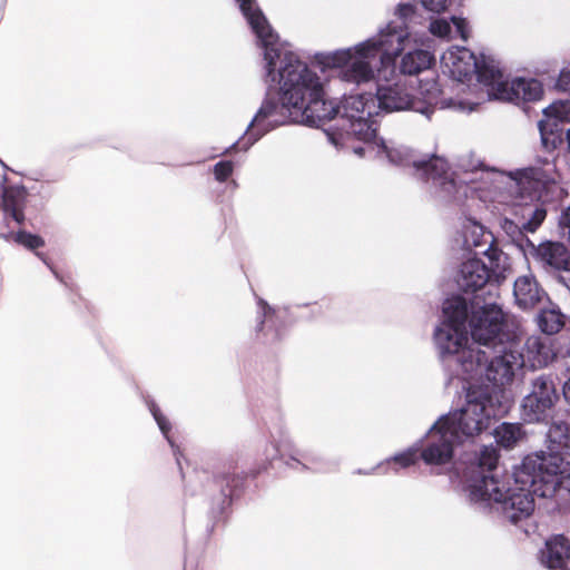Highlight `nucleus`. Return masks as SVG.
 <instances>
[{
	"label": "nucleus",
	"instance_id": "2eb2a0df",
	"mask_svg": "<svg viewBox=\"0 0 570 570\" xmlns=\"http://www.w3.org/2000/svg\"><path fill=\"white\" fill-rule=\"evenodd\" d=\"M459 444L461 443L436 420L424 436L420 458L432 471L440 473V468L451 464L454 448Z\"/></svg>",
	"mask_w": 570,
	"mask_h": 570
},
{
	"label": "nucleus",
	"instance_id": "c9c22d12",
	"mask_svg": "<svg viewBox=\"0 0 570 570\" xmlns=\"http://www.w3.org/2000/svg\"><path fill=\"white\" fill-rule=\"evenodd\" d=\"M559 227L563 237H567L570 243V205L562 210L559 218Z\"/></svg>",
	"mask_w": 570,
	"mask_h": 570
},
{
	"label": "nucleus",
	"instance_id": "e433bc0d",
	"mask_svg": "<svg viewBox=\"0 0 570 570\" xmlns=\"http://www.w3.org/2000/svg\"><path fill=\"white\" fill-rule=\"evenodd\" d=\"M422 4L426 10L440 13L448 8L449 0H422Z\"/></svg>",
	"mask_w": 570,
	"mask_h": 570
},
{
	"label": "nucleus",
	"instance_id": "473e14b6",
	"mask_svg": "<svg viewBox=\"0 0 570 570\" xmlns=\"http://www.w3.org/2000/svg\"><path fill=\"white\" fill-rule=\"evenodd\" d=\"M234 164L230 160H220L214 166L215 179L219 183H224L233 174Z\"/></svg>",
	"mask_w": 570,
	"mask_h": 570
},
{
	"label": "nucleus",
	"instance_id": "9b49d317",
	"mask_svg": "<svg viewBox=\"0 0 570 570\" xmlns=\"http://www.w3.org/2000/svg\"><path fill=\"white\" fill-rule=\"evenodd\" d=\"M470 308L471 314L468 318L475 347L485 348L517 337V334L509 330L504 313L497 303H484L480 306L475 296L469 305Z\"/></svg>",
	"mask_w": 570,
	"mask_h": 570
},
{
	"label": "nucleus",
	"instance_id": "7c9ffc66",
	"mask_svg": "<svg viewBox=\"0 0 570 570\" xmlns=\"http://www.w3.org/2000/svg\"><path fill=\"white\" fill-rule=\"evenodd\" d=\"M0 237L10 240L13 239L19 245H22L23 247L28 249H37L39 247L45 246V240L39 235H35L31 233H28L26 230H19L17 233H8V234H0Z\"/></svg>",
	"mask_w": 570,
	"mask_h": 570
},
{
	"label": "nucleus",
	"instance_id": "c03bdc74",
	"mask_svg": "<svg viewBox=\"0 0 570 570\" xmlns=\"http://www.w3.org/2000/svg\"><path fill=\"white\" fill-rule=\"evenodd\" d=\"M566 139L568 144V150L570 151V128L566 132Z\"/></svg>",
	"mask_w": 570,
	"mask_h": 570
},
{
	"label": "nucleus",
	"instance_id": "b1692460",
	"mask_svg": "<svg viewBox=\"0 0 570 570\" xmlns=\"http://www.w3.org/2000/svg\"><path fill=\"white\" fill-rule=\"evenodd\" d=\"M499 460V454L495 448L493 446H483L476 458V465L473 466L472 473L475 474L469 482L465 488L466 497L469 498V487L481 478H497L491 474L493 470H495Z\"/></svg>",
	"mask_w": 570,
	"mask_h": 570
},
{
	"label": "nucleus",
	"instance_id": "c85d7f7f",
	"mask_svg": "<svg viewBox=\"0 0 570 570\" xmlns=\"http://www.w3.org/2000/svg\"><path fill=\"white\" fill-rule=\"evenodd\" d=\"M522 435V426L519 423L503 422L494 429L495 441L505 449L512 448Z\"/></svg>",
	"mask_w": 570,
	"mask_h": 570
},
{
	"label": "nucleus",
	"instance_id": "412c9836",
	"mask_svg": "<svg viewBox=\"0 0 570 570\" xmlns=\"http://www.w3.org/2000/svg\"><path fill=\"white\" fill-rule=\"evenodd\" d=\"M215 483L220 489L219 509L223 511L230 504L233 498L236 495L237 490L243 484V476L236 472V466L229 464L224 466L222 471L215 476Z\"/></svg>",
	"mask_w": 570,
	"mask_h": 570
},
{
	"label": "nucleus",
	"instance_id": "4be33fe9",
	"mask_svg": "<svg viewBox=\"0 0 570 570\" xmlns=\"http://www.w3.org/2000/svg\"><path fill=\"white\" fill-rule=\"evenodd\" d=\"M26 191L21 187L10 186L2 191V210L4 219L11 217L17 224L24 222Z\"/></svg>",
	"mask_w": 570,
	"mask_h": 570
},
{
	"label": "nucleus",
	"instance_id": "ea45409f",
	"mask_svg": "<svg viewBox=\"0 0 570 570\" xmlns=\"http://www.w3.org/2000/svg\"><path fill=\"white\" fill-rule=\"evenodd\" d=\"M561 361L567 380H570V348L562 355Z\"/></svg>",
	"mask_w": 570,
	"mask_h": 570
},
{
	"label": "nucleus",
	"instance_id": "dca6fc26",
	"mask_svg": "<svg viewBox=\"0 0 570 570\" xmlns=\"http://www.w3.org/2000/svg\"><path fill=\"white\" fill-rule=\"evenodd\" d=\"M509 273L510 271H504L502 278L495 277L493 264L487 265L478 257H468L460 264L455 282L462 292L476 293L488 284L498 287L507 279Z\"/></svg>",
	"mask_w": 570,
	"mask_h": 570
},
{
	"label": "nucleus",
	"instance_id": "20e7f679",
	"mask_svg": "<svg viewBox=\"0 0 570 570\" xmlns=\"http://www.w3.org/2000/svg\"><path fill=\"white\" fill-rule=\"evenodd\" d=\"M379 154H384L389 161L396 166L412 168V176L423 183L433 198L444 204H461L468 197L469 191L479 189L475 184L479 179L491 181L490 173L494 169H485L481 161L461 158L458 170H451L448 161L439 156L419 159L414 153L405 146H389L383 139L377 142Z\"/></svg>",
	"mask_w": 570,
	"mask_h": 570
},
{
	"label": "nucleus",
	"instance_id": "5701e85b",
	"mask_svg": "<svg viewBox=\"0 0 570 570\" xmlns=\"http://www.w3.org/2000/svg\"><path fill=\"white\" fill-rule=\"evenodd\" d=\"M548 451L544 455H558L567 461L564 455L570 454V425L564 422L553 423L547 434Z\"/></svg>",
	"mask_w": 570,
	"mask_h": 570
},
{
	"label": "nucleus",
	"instance_id": "423d86ee",
	"mask_svg": "<svg viewBox=\"0 0 570 570\" xmlns=\"http://www.w3.org/2000/svg\"><path fill=\"white\" fill-rule=\"evenodd\" d=\"M509 73H459L464 83L461 101L464 104L462 112H472L485 101L498 100L504 102H534L542 98L543 86L530 77L508 78Z\"/></svg>",
	"mask_w": 570,
	"mask_h": 570
},
{
	"label": "nucleus",
	"instance_id": "37998d69",
	"mask_svg": "<svg viewBox=\"0 0 570 570\" xmlns=\"http://www.w3.org/2000/svg\"><path fill=\"white\" fill-rule=\"evenodd\" d=\"M412 7L410 4H400L397 11L401 16H405L406 11H411Z\"/></svg>",
	"mask_w": 570,
	"mask_h": 570
},
{
	"label": "nucleus",
	"instance_id": "a211bd4d",
	"mask_svg": "<svg viewBox=\"0 0 570 570\" xmlns=\"http://www.w3.org/2000/svg\"><path fill=\"white\" fill-rule=\"evenodd\" d=\"M513 297L517 306L523 311L534 308L544 298L546 291L531 273L519 276L513 283Z\"/></svg>",
	"mask_w": 570,
	"mask_h": 570
},
{
	"label": "nucleus",
	"instance_id": "2f4dec72",
	"mask_svg": "<svg viewBox=\"0 0 570 570\" xmlns=\"http://www.w3.org/2000/svg\"><path fill=\"white\" fill-rule=\"evenodd\" d=\"M538 126L540 130L542 146L547 150H553L557 147L558 142L561 141L560 136L556 134L552 129L550 130V132H548L547 124L543 120L539 121Z\"/></svg>",
	"mask_w": 570,
	"mask_h": 570
},
{
	"label": "nucleus",
	"instance_id": "f3484780",
	"mask_svg": "<svg viewBox=\"0 0 570 570\" xmlns=\"http://www.w3.org/2000/svg\"><path fill=\"white\" fill-rule=\"evenodd\" d=\"M258 306V323L256 326V333L258 338L264 344H274L281 341L286 328L283 323L279 322L278 316L274 308H272L264 299L259 298L257 302Z\"/></svg>",
	"mask_w": 570,
	"mask_h": 570
},
{
	"label": "nucleus",
	"instance_id": "6e6552de",
	"mask_svg": "<svg viewBox=\"0 0 570 570\" xmlns=\"http://www.w3.org/2000/svg\"><path fill=\"white\" fill-rule=\"evenodd\" d=\"M443 320L434 330V343L440 357L453 377L462 379V372L458 357L463 351L476 348L474 344L466 346V321L469 303L460 295L452 296L443 303Z\"/></svg>",
	"mask_w": 570,
	"mask_h": 570
},
{
	"label": "nucleus",
	"instance_id": "1a4fd4ad",
	"mask_svg": "<svg viewBox=\"0 0 570 570\" xmlns=\"http://www.w3.org/2000/svg\"><path fill=\"white\" fill-rule=\"evenodd\" d=\"M462 389L465 403L438 419L461 444L472 441L487 430L491 417L497 414L491 405V396L481 386L463 382Z\"/></svg>",
	"mask_w": 570,
	"mask_h": 570
},
{
	"label": "nucleus",
	"instance_id": "cd10ccee",
	"mask_svg": "<svg viewBox=\"0 0 570 570\" xmlns=\"http://www.w3.org/2000/svg\"><path fill=\"white\" fill-rule=\"evenodd\" d=\"M525 356L532 367L546 366L550 360V347L537 337L528 338L525 343Z\"/></svg>",
	"mask_w": 570,
	"mask_h": 570
},
{
	"label": "nucleus",
	"instance_id": "bb28decb",
	"mask_svg": "<svg viewBox=\"0 0 570 570\" xmlns=\"http://www.w3.org/2000/svg\"><path fill=\"white\" fill-rule=\"evenodd\" d=\"M435 63V57L428 50L416 49L407 52L401 61L400 71H426Z\"/></svg>",
	"mask_w": 570,
	"mask_h": 570
},
{
	"label": "nucleus",
	"instance_id": "09e8293b",
	"mask_svg": "<svg viewBox=\"0 0 570 570\" xmlns=\"http://www.w3.org/2000/svg\"><path fill=\"white\" fill-rule=\"evenodd\" d=\"M559 570H570V569H567L566 566H563L562 568H559Z\"/></svg>",
	"mask_w": 570,
	"mask_h": 570
},
{
	"label": "nucleus",
	"instance_id": "58836bf2",
	"mask_svg": "<svg viewBox=\"0 0 570 570\" xmlns=\"http://www.w3.org/2000/svg\"><path fill=\"white\" fill-rule=\"evenodd\" d=\"M36 256L39 257L43 264L51 271L53 276L63 285L69 286V282L67 278H65L57 269L56 267L49 262L47 256L43 253H36Z\"/></svg>",
	"mask_w": 570,
	"mask_h": 570
},
{
	"label": "nucleus",
	"instance_id": "aec40b11",
	"mask_svg": "<svg viewBox=\"0 0 570 570\" xmlns=\"http://www.w3.org/2000/svg\"><path fill=\"white\" fill-rule=\"evenodd\" d=\"M569 558L570 544L568 539L562 534H556L547 540L544 549L540 552L541 563L553 570L566 566Z\"/></svg>",
	"mask_w": 570,
	"mask_h": 570
},
{
	"label": "nucleus",
	"instance_id": "6ab92c4d",
	"mask_svg": "<svg viewBox=\"0 0 570 570\" xmlns=\"http://www.w3.org/2000/svg\"><path fill=\"white\" fill-rule=\"evenodd\" d=\"M441 62L448 71H497L494 66L481 65L466 48H452L443 53Z\"/></svg>",
	"mask_w": 570,
	"mask_h": 570
},
{
	"label": "nucleus",
	"instance_id": "4468645a",
	"mask_svg": "<svg viewBox=\"0 0 570 570\" xmlns=\"http://www.w3.org/2000/svg\"><path fill=\"white\" fill-rule=\"evenodd\" d=\"M559 393L551 374H540L531 381V390L523 397L521 409L524 421L547 422L552 417Z\"/></svg>",
	"mask_w": 570,
	"mask_h": 570
},
{
	"label": "nucleus",
	"instance_id": "393cba45",
	"mask_svg": "<svg viewBox=\"0 0 570 570\" xmlns=\"http://www.w3.org/2000/svg\"><path fill=\"white\" fill-rule=\"evenodd\" d=\"M419 451L416 448L412 446V448H409L406 449L405 451L401 452V453H397L382 462H380L377 465H375L374 468H372L371 470L368 471H364V470H361L358 469L356 471V473L358 474H374L375 472L380 471L382 473H387L389 471V466H391L392 464L393 465H397L400 468H409L411 465H413L416 460L419 459Z\"/></svg>",
	"mask_w": 570,
	"mask_h": 570
},
{
	"label": "nucleus",
	"instance_id": "ddd939ff",
	"mask_svg": "<svg viewBox=\"0 0 570 570\" xmlns=\"http://www.w3.org/2000/svg\"><path fill=\"white\" fill-rule=\"evenodd\" d=\"M271 444L265 450L266 460L281 458L284 463L296 471H321L323 460L314 449H299L287 431L279 428L277 435L272 434Z\"/></svg>",
	"mask_w": 570,
	"mask_h": 570
},
{
	"label": "nucleus",
	"instance_id": "f704fd0d",
	"mask_svg": "<svg viewBox=\"0 0 570 570\" xmlns=\"http://www.w3.org/2000/svg\"><path fill=\"white\" fill-rule=\"evenodd\" d=\"M553 88L558 92L567 94L570 96V73H558L553 81Z\"/></svg>",
	"mask_w": 570,
	"mask_h": 570
},
{
	"label": "nucleus",
	"instance_id": "49530a36",
	"mask_svg": "<svg viewBox=\"0 0 570 570\" xmlns=\"http://www.w3.org/2000/svg\"><path fill=\"white\" fill-rule=\"evenodd\" d=\"M552 109H553L552 107H548V108H546V109H544V114H546L547 116H549V115H550V112L552 111Z\"/></svg>",
	"mask_w": 570,
	"mask_h": 570
},
{
	"label": "nucleus",
	"instance_id": "7ed1b4c3",
	"mask_svg": "<svg viewBox=\"0 0 570 570\" xmlns=\"http://www.w3.org/2000/svg\"><path fill=\"white\" fill-rule=\"evenodd\" d=\"M566 474H570L568 461L544 455V451L535 452L515 468L513 487H505L498 478L483 476L469 487V502L478 511L497 512L517 525L532 515L533 495L553 497Z\"/></svg>",
	"mask_w": 570,
	"mask_h": 570
},
{
	"label": "nucleus",
	"instance_id": "f8f14e48",
	"mask_svg": "<svg viewBox=\"0 0 570 570\" xmlns=\"http://www.w3.org/2000/svg\"><path fill=\"white\" fill-rule=\"evenodd\" d=\"M463 248L473 253L472 257L483 255L489 264H493L495 277L502 278L504 271L511 269L509 256L498 246L491 232L480 223L466 219L463 225Z\"/></svg>",
	"mask_w": 570,
	"mask_h": 570
},
{
	"label": "nucleus",
	"instance_id": "a878e982",
	"mask_svg": "<svg viewBox=\"0 0 570 570\" xmlns=\"http://www.w3.org/2000/svg\"><path fill=\"white\" fill-rule=\"evenodd\" d=\"M146 405L148 406V409H149L154 420L156 421L159 430L161 431L163 435L169 443V445L173 450V453L175 455L176 463H177L179 471L184 478L185 475H184L183 464H181L183 454L180 453L178 445L175 444V442L173 441V439L169 435V432L171 430V424H170L169 420L161 413L159 406L156 404V402L154 400L147 399Z\"/></svg>",
	"mask_w": 570,
	"mask_h": 570
},
{
	"label": "nucleus",
	"instance_id": "79ce46f5",
	"mask_svg": "<svg viewBox=\"0 0 570 570\" xmlns=\"http://www.w3.org/2000/svg\"><path fill=\"white\" fill-rule=\"evenodd\" d=\"M558 281L566 287L569 296H570V277H567L564 275H558Z\"/></svg>",
	"mask_w": 570,
	"mask_h": 570
},
{
	"label": "nucleus",
	"instance_id": "72a5a7b5",
	"mask_svg": "<svg viewBox=\"0 0 570 570\" xmlns=\"http://www.w3.org/2000/svg\"><path fill=\"white\" fill-rule=\"evenodd\" d=\"M452 26L449 21L439 19L430 24V31L438 37H450Z\"/></svg>",
	"mask_w": 570,
	"mask_h": 570
},
{
	"label": "nucleus",
	"instance_id": "0eeeda50",
	"mask_svg": "<svg viewBox=\"0 0 570 570\" xmlns=\"http://www.w3.org/2000/svg\"><path fill=\"white\" fill-rule=\"evenodd\" d=\"M518 337L485 348H470L458 357L462 382H482L485 379L493 385L503 386L513 381L515 373L524 366Z\"/></svg>",
	"mask_w": 570,
	"mask_h": 570
},
{
	"label": "nucleus",
	"instance_id": "c756f323",
	"mask_svg": "<svg viewBox=\"0 0 570 570\" xmlns=\"http://www.w3.org/2000/svg\"><path fill=\"white\" fill-rule=\"evenodd\" d=\"M537 323L541 332L553 335L564 325L563 315L554 308L542 309L537 316Z\"/></svg>",
	"mask_w": 570,
	"mask_h": 570
},
{
	"label": "nucleus",
	"instance_id": "a19ab883",
	"mask_svg": "<svg viewBox=\"0 0 570 570\" xmlns=\"http://www.w3.org/2000/svg\"><path fill=\"white\" fill-rule=\"evenodd\" d=\"M566 402L570 405V380H566L562 387Z\"/></svg>",
	"mask_w": 570,
	"mask_h": 570
},
{
	"label": "nucleus",
	"instance_id": "f03ea898",
	"mask_svg": "<svg viewBox=\"0 0 570 570\" xmlns=\"http://www.w3.org/2000/svg\"><path fill=\"white\" fill-rule=\"evenodd\" d=\"M490 184L497 191L498 203L504 205L500 227L511 242L533 249L534 259L547 273H569L570 252L560 242L547 240L538 246L527 237L535 233L547 218V209L539 203L540 191L549 180L546 170L537 167L514 173L493 171Z\"/></svg>",
	"mask_w": 570,
	"mask_h": 570
},
{
	"label": "nucleus",
	"instance_id": "f257e3e1",
	"mask_svg": "<svg viewBox=\"0 0 570 570\" xmlns=\"http://www.w3.org/2000/svg\"><path fill=\"white\" fill-rule=\"evenodd\" d=\"M381 76L382 73H376ZM337 73L345 83H355L358 91L344 95L340 104L325 98L324 80L317 73H266V98L248 124L244 136L225 148L226 155L239 146L247 150L269 131L289 122L321 127L338 118L335 130L326 136L336 148L350 138L370 142L376 136L380 110L414 111L431 119L436 109L462 112L464 83L459 73Z\"/></svg>",
	"mask_w": 570,
	"mask_h": 570
},
{
	"label": "nucleus",
	"instance_id": "4c0bfd02",
	"mask_svg": "<svg viewBox=\"0 0 570 570\" xmlns=\"http://www.w3.org/2000/svg\"><path fill=\"white\" fill-rule=\"evenodd\" d=\"M451 21H452L453 26L455 27L458 35H460V37L463 40H466L468 36H469V26H468L466 20L463 18L452 17Z\"/></svg>",
	"mask_w": 570,
	"mask_h": 570
},
{
	"label": "nucleus",
	"instance_id": "39448f33",
	"mask_svg": "<svg viewBox=\"0 0 570 570\" xmlns=\"http://www.w3.org/2000/svg\"><path fill=\"white\" fill-rule=\"evenodd\" d=\"M406 39L407 32L390 22L354 47L316 52L313 60L323 71L345 68L346 71H395L396 59L404 50Z\"/></svg>",
	"mask_w": 570,
	"mask_h": 570
},
{
	"label": "nucleus",
	"instance_id": "a18cd8bd",
	"mask_svg": "<svg viewBox=\"0 0 570 570\" xmlns=\"http://www.w3.org/2000/svg\"><path fill=\"white\" fill-rule=\"evenodd\" d=\"M354 153H355V154H357V155H360V156H363L364 148H362V147H355V148H354Z\"/></svg>",
	"mask_w": 570,
	"mask_h": 570
},
{
	"label": "nucleus",
	"instance_id": "9d476101",
	"mask_svg": "<svg viewBox=\"0 0 570 570\" xmlns=\"http://www.w3.org/2000/svg\"><path fill=\"white\" fill-rule=\"evenodd\" d=\"M239 9L257 36L264 50L266 71H309L307 65L301 61L292 50V46L282 42L272 30L255 0H235Z\"/></svg>",
	"mask_w": 570,
	"mask_h": 570
},
{
	"label": "nucleus",
	"instance_id": "de8ad7c7",
	"mask_svg": "<svg viewBox=\"0 0 570 570\" xmlns=\"http://www.w3.org/2000/svg\"><path fill=\"white\" fill-rule=\"evenodd\" d=\"M230 185H232V187H233L234 189L238 187V184H237V181H236V180H232Z\"/></svg>",
	"mask_w": 570,
	"mask_h": 570
}]
</instances>
